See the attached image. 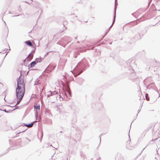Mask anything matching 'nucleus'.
Masks as SVG:
<instances>
[{"label":"nucleus","mask_w":160,"mask_h":160,"mask_svg":"<svg viewBox=\"0 0 160 160\" xmlns=\"http://www.w3.org/2000/svg\"><path fill=\"white\" fill-rule=\"evenodd\" d=\"M25 92V88L17 87L16 89V96L19 99L17 104H19L22 100Z\"/></svg>","instance_id":"obj_1"},{"label":"nucleus","mask_w":160,"mask_h":160,"mask_svg":"<svg viewBox=\"0 0 160 160\" xmlns=\"http://www.w3.org/2000/svg\"><path fill=\"white\" fill-rule=\"evenodd\" d=\"M17 87L25 88V83L23 79L19 78L18 80Z\"/></svg>","instance_id":"obj_2"},{"label":"nucleus","mask_w":160,"mask_h":160,"mask_svg":"<svg viewBox=\"0 0 160 160\" xmlns=\"http://www.w3.org/2000/svg\"><path fill=\"white\" fill-rule=\"evenodd\" d=\"M25 43L30 47H32L33 46L32 44L30 41H27L25 42Z\"/></svg>","instance_id":"obj_3"},{"label":"nucleus","mask_w":160,"mask_h":160,"mask_svg":"<svg viewBox=\"0 0 160 160\" xmlns=\"http://www.w3.org/2000/svg\"><path fill=\"white\" fill-rule=\"evenodd\" d=\"M34 108L36 110L37 112H38V110L39 111L40 109V105H35L34 106Z\"/></svg>","instance_id":"obj_4"},{"label":"nucleus","mask_w":160,"mask_h":160,"mask_svg":"<svg viewBox=\"0 0 160 160\" xmlns=\"http://www.w3.org/2000/svg\"><path fill=\"white\" fill-rule=\"evenodd\" d=\"M36 64V63L34 61L32 62L31 64L30 67L31 68H32Z\"/></svg>","instance_id":"obj_5"},{"label":"nucleus","mask_w":160,"mask_h":160,"mask_svg":"<svg viewBox=\"0 0 160 160\" xmlns=\"http://www.w3.org/2000/svg\"><path fill=\"white\" fill-rule=\"evenodd\" d=\"M33 124L34 122H32L30 124H26L25 125L28 128H31L33 126Z\"/></svg>","instance_id":"obj_6"},{"label":"nucleus","mask_w":160,"mask_h":160,"mask_svg":"<svg viewBox=\"0 0 160 160\" xmlns=\"http://www.w3.org/2000/svg\"><path fill=\"white\" fill-rule=\"evenodd\" d=\"M146 98L147 100L148 101L149 100V98L148 97V94H146Z\"/></svg>","instance_id":"obj_7"},{"label":"nucleus","mask_w":160,"mask_h":160,"mask_svg":"<svg viewBox=\"0 0 160 160\" xmlns=\"http://www.w3.org/2000/svg\"><path fill=\"white\" fill-rule=\"evenodd\" d=\"M8 31L7 32V34H6V36H8Z\"/></svg>","instance_id":"obj_8"}]
</instances>
